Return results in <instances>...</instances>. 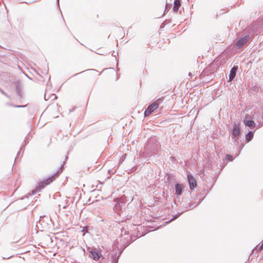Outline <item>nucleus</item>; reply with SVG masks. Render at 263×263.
Here are the masks:
<instances>
[{"label":"nucleus","mask_w":263,"mask_h":263,"mask_svg":"<svg viewBox=\"0 0 263 263\" xmlns=\"http://www.w3.org/2000/svg\"><path fill=\"white\" fill-rule=\"evenodd\" d=\"M59 172L55 173L54 175L52 176L49 177L48 179L44 180L43 181L40 182L37 186L36 187V189L32 191V193L29 194V195H32L37 192H40L46 185L50 184L51 182L53 181V180L55 178V177L57 176Z\"/></svg>","instance_id":"f257e3e1"},{"label":"nucleus","mask_w":263,"mask_h":263,"mask_svg":"<svg viewBox=\"0 0 263 263\" xmlns=\"http://www.w3.org/2000/svg\"><path fill=\"white\" fill-rule=\"evenodd\" d=\"M162 98H159L153 101L148 105L147 109L145 110L144 116L146 117L149 116L152 112H153L158 107L159 105L162 102Z\"/></svg>","instance_id":"f03ea898"},{"label":"nucleus","mask_w":263,"mask_h":263,"mask_svg":"<svg viewBox=\"0 0 263 263\" xmlns=\"http://www.w3.org/2000/svg\"><path fill=\"white\" fill-rule=\"evenodd\" d=\"M249 36H244L239 38L236 42V45L240 48L243 46L248 41Z\"/></svg>","instance_id":"7ed1b4c3"},{"label":"nucleus","mask_w":263,"mask_h":263,"mask_svg":"<svg viewBox=\"0 0 263 263\" xmlns=\"http://www.w3.org/2000/svg\"><path fill=\"white\" fill-rule=\"evenodd\" d=\"M232 134L233 139L238 137L240 134V128L236 122L234 123Z\"/></svg>","instance_id":"20e7f679"},{"label":"nucleus","mask_w":263,"mask_h":263,"mask_svg":"<svg viewBox=\"0 0 263 263\" xmlns=\"http://www.w3.org/2000/svg\"><path fill=\"white\" fill-rule=\"evenodd\" d=\"M187 180L191 190L194 189L196 186V182L194 177L190 174L187 175Z\"/></svg>","instance_id":"39448f33"},{"label":"nucleus","mask_w":263,"mask_h":263,"mask_svg":"<svg viewBox=\"0 0 263 263\" xmlns=\"http://www.w3.org/2000/svg\"><path fill=\"white\" fill-rule=\"evenodd\" d=\"M237 69H238V66H234L231 68V69L230 70V74H229V82L232 81L235 78Z\"/></svg>","instance_id":"423d86ee"},{"label":"nucleus","mask_w":263,"mask_h":263,"mask_svg":"<svg viewBox=\"0 0 263 263\" xmlns=\"http://www.w3.org/2000/svg\"><path fill=\"white\" fill-rule=\"evenodd\" d=\"M249 117V115H247L245 117V120H244L245 124L250 127L251 129L255 127V124L254 122L252 120H247V118Z\"/></svg>","instance_id":"0eeeda50"},{"label":"nucleus","mask_w":263,"mask_h":263,"mask_svg":"<svg viewBox=\"0 0 263 263\" xmlns=\"http://www.w3.org/2000/svg\"><path fill=\"white\" fill-rule=\"evenodd\" d=\"M175 194L177 195H180L182 193V189L181 185L179 183H176L175 186Z\"/></svg>","instance_id":"6e6552de"},{"label":"nucleus","mask_w":263,"mask_h":263,"mask_svg":"<svg viewBox=\"0 0 263 263\" xmlns=\"http://www.w3.org/2000/svg\"><path fill=\"white\" fill-rule=\"evenodd\" d=\"M90 256L93 259H99L100 258V256L99 255V253L95 250L90 251Z\"/></svg>","instance_id":"1a4fd4ad"},{"label":"nucleus","mask_w":263,"mask_h":263,"mask_svg":"<svg viewBox=\"0 0 263 263\" xmlns=\"http://www.w3.org/2000/svg\"><path fill=\"white\" fill-rule=\"evenodd\" d=\"M181 5V2L180 0H175L174 1V5L173 7V10L175 12H177L179 8Z\"/></svg>","instance_id":"9d476101"},{"label":"nucleus","mask_w":263,"mask_h":263,"mask_svg":"<svg viewBox=\"0 0 263 263\" xmlns=\"http://www.w3.org/2000/svg\"><path fill=\"white\" fill-rule=\"evenodd\" d=\"M124 235H125V237H124V239H126V241L125 242L123 241L122 243V245L125 246H127L129 244V237H128V234L127 233L126 231H125L124 232Z\"/></svg>","instance_id":"9b49d317"},{"label":"nucleus","mask_w":263,"mask_h":263,"mask_svg":"<svg viewBox=\"0 0 263 263\" xmlns=\"http://www.w3.org/2000/svg\"><path fill=\"white\" fill-rule=\"evenodd\" d=\"M253 138V132L250 131L246 136V140L248 142L251 141Z\"/></svg>","instance_id":"f8f14e48"},{"label":"nucleus","mask_w":263,"mask_h":263,"mask_svg":"<svg viewBox=\"0 0 263 263\" xmlns=\"http://www.w3.org/2000/svg\"><path fill=\"white\" fill-rule=\"evenodd\" d=\"M57 98L55 95L52 94L51 96L48 95L46 92L45 93L44 98L45 100H48L50 99L54 100Z\"/></svg>","instance_id":"ddd939ff"},{"label":"nucleus","mask_w":263,"mask_h":263,"mask_svg":"<svg viewBox=\"0 0 263 263\" xmlns=\"http://www.w3.org/2000/svg\"><path fill=\"white\" fill-rule=\"evenodd\" d=\"M115 201L117 202V204H116L115 205V210L118 211L120 210L121 206L120 203L117 200H116Z\"/></svg>","instance_id":"4468645a"},{"label":"nucleus","mask_w":263,"mask_h":263,"mask_svg":"<svg viewBox=\"0 0 263 263\" xmlns=\"http://www.w3.org/2000/svg\"><path fill=\"white\" fill-rule=\"evenodd\" d=\"M226 159L230 161H232L233 156L231 155H227L226 156Z\"/></svg>","instance_id":"2eb2a0df"},{"label":"nucleus","mask_w":263,"mask_h":263,"mask_svg":"<svg viewBox=\"0 0 263 263\" xmlns=\"http://www.w3.org/2000/svg\"><path fill=\"white\" fill-rule=\"evenodd\" d=\"M151 146V144L150 142L147 143L145 146V148L148 150L149 148Z\"/></svg>","instance_id":"dca6fc26"},{"label":"nucleus","mask_w":263,"mask_h":263,"mask_svg":"<svg viewBox=\"0 0 263 263\" xmlns=\"http://www.w3.org/2000/svg\"><path fill=\"white\" fill-rule=\"evenodd\" d=\"M181 215V213H180V214H178V215H176L174 216V217H173V218H172V219L170 220V221H172V220H174V219H176V218H178V216H179V215Z\"/></svg>","instance_id":"f3484780"},{"label":"nucleus","mask_w":263,"mask_h":263,"mask_svg":"<svg viewBox=\"0 0 263 263\" xmlns=\"http://www.w3.org/2000/svg\"><path fill=\"white\" fill-rule=\"evenodd\" d=\"M16 91H17V92L18 95L21 96V92H20V90H19L18 86H16Z\"/></svg>","instance_id":"a211bd4d"},{"label":"nucleus","mask_w":263,"mask_h":263,"mask_svg":"<svg viewBox=\"0 0 263 263\" xmlns=\"http://www.w3.org/2000/svg\"><path fill=\"white\" fill-rule=\"evenodd\" d=\"M263 249V242L261 244L260 246L259 247V248L258 249L259 250H261Z\"/></svg>","instance_id":"6ab92c4d"},{"label":"nucleus","mask_w":263,"mask_h":263,"mask_svg":"<svg viewBox=\"0 0 263 263\" xmlns=\"http://www.w3.org/2000/svg\"><path fill=\"white\" fill-rule=\"evenodd\" d=\"M116 54H117V53H116L115 52H114L112 53V55L114 57H116Z\"/></svg>","instance_id":"aec40b11"},{"label":"nucleus","mask_w":263,"mask_h":263,"mask_svg":"<svg viewBox=\"0 0 263 263\" xmlns=\"http://www.w3.org/2000/svg\"><path fill=\"white\" fill-rule=\"evenodd\" d=\"M11 256H9V257H7V256H6V257H3V259H9L11 257Z\"/></svg>","instance_id":"412c9836"},{"label":"nucleus","mask_w":263,"mask_h":263,"mask_svg":"<svg viewBox=\"0 0 263 263\" xmlns=\"http://www.w3.org/2000/svg\"><path fill=\"white\" fill-rule=\"evenodd\" d=\"M154 151H155V149H150V150H149V152H150V153H154Z\"/></svg>","instance_id":"4be33fe9"},{"label":"nucleus","mask_w":263,"mask_h":263,"mask_svg":"<svg viewBox=\"0 0 263 263\" xmlns=\"http://www.w3.org/2000/svg\"><path fill=\"white\" fill-rule=\"evenodd\" d=\"M87 229V227H84L82 230L83 232H85V230Z\"/></svg>","instance_id":"5701e85b"},{"label":"nucleus","mask_w":263,"mask_h":263,"mask_svg":"<svg viewBox=\"0 0 263 263\" xmlns=\"http://www.w3.org/2000/svg\"><path fill=\"white\" fill-rule=\"evenodd\" d=\"M15 107H24V106L18 105V106H16Z\"/></svg>","instance_id":"b1692460"},{"label":"nucleus","mask_w":263,"mask_h":263,"mask_svg":"<svg viewBox=\"0 0 263 263\" xmlns=\"http://www.w3.org/2000/svg\"><path fill=\"white\" fill-rule=\"evenodd\" d=\"M0 91H1L2 93H3V94L5 95V93L3 91V90H2L1 88H0Z\"/></svg>","instance_id":"393cba45"},{"label":"nucleus","mask_w":263,"mask_h":263,"mask_svg":"<svg viewBox=\"0 0 263 263\" xmlns=\"http://www.w3.org/2000/svg\"><path fill=\"white\" fill-rule=\"evenodd\" d=\"M123 238V234L121 235V239Z\"/></svg>","instance_id":"a878e982"}]
</instances>
